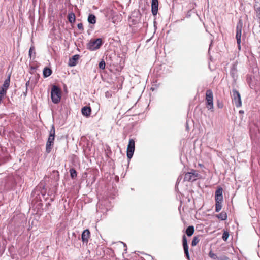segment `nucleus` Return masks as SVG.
<instances>
[{
	"label": "nucleus",
	"mask_w": 260,
	"mask_h": 260,
	"mask_svg": "<svg viewBox=\"0 0 260 260\" xmlns=\"http://www.w3.org/2000/svg\"><path fill=\"white\" fill-rule=\"evenodd\" d=\"M34 51V47H30V49H29V55L30 56V57H31V55H32V52Z\"/></svg>",
	"instance_id": "obj_28"
},
{
	"label": "nucleus",
	"mask_w": 260,
	"mask_h": 260,
	"mask_svg": "<svg viewBox=\"0 0 260 260\" xmlns=\"http://www.w3.org/2000/svg\"><path fill=\"white\" fill-rule=\"evenodd\" d=\"M78 28L80 30H83V26L82 23H79L77 25Z\"/></svg>",
	"instance_id": "obj_29"
},
{
	"label": "nucleus",
	"mask_w": 260,
	"mask_h": 260,
	"mask_svg": "<svg viewBox=\"0 0 260 260\" xmlns=\"http://www.w3.org/2000/svg\"><path fill=\"white\" fill-rule=\"evenodd\" d=\"M218 107L219 108H222L223 106H222V104H221V105H220L219 103H218Z\"/></svg>",
	"instance_id": "obj_30"
},
{
	"label": "nucleus",
	"mask_w": 260,
	"mask_h": 260,
	"mask_svg": "<svg viewBox=\"0 0 260 260\" xmlns=\"http://www.w3.org/2000/svg\"><path fill=\"white\" fill-rule=\"evenodd\" d=\"M52 73V71L48 68H45L43 70V76L44 77H47L49 76Z\"/></svg>",
	"instance_id": "obj_15"
},
{
	"label": "nucleus",
	"mask_w": 260,
	"mask_h": 260,
	"mask_svg": "<svg viewBox=\"0 0 260 260\" xmlns=\"http://www.w3.org/2000/svg\"><path fill=\"white\" fill-rule=\"evenodd\" d=\"M222 195V189L221 188H218L215 192V196Z\"/></svg>",
	"instance_id": "obj_24"
},
{
	"label": "nucleus",
	"mask_w": 260,
	"mask_h": 260,
	"mask_svg": "<svg viewBox=\"0 0 260 260\" xmlns=\"http://www.w3.org/2000/svg\"><path fill=\"white\" fill-rule=\"evenodd\" d=\"M229 233L227 232H224L222 235V239L223 240L226 241L229 237Z\"/></svg>",
	"instance_id": "obj_26"
},
{
	"label": "nucleus",
	"mask_w": 260,
	"mask_h": 260,
	"mask_svg": "<svg viewBox=\"0 0 260 260\" xmlns=\"http://www.w3.org/2000/svg\"><path fill=\"white\" fill-rule=\"evenodd\" d=\"M158 0H152L151 9L152 13L154 15H156L158 11Z\"/></svg>",
	"instance_id": "obj_9"
},
{
	"label": "nucleus",
	"mask_w": 260,
	"mask_h": 260,
	"mask_svg": "<svg viewBox=\"0 0 260 260\" xmlns=\"http://www.w3.org/2000/svg\"><path fill=\"white\" fill-rule=\"evenodd\" d=\"M82 113L84 116H89L91 113V108L89 107H84L82 109Z\"/></svg>",
	"instance_id": "obj_13"
},
{
	"label": "nucleus",
	"mask_w": 260,
	"mask_h": 260,
	"mask_svg": "<svg viewBox=\"0 0 260 260\" xmlns=\"http://www.w3.org/2000/svg\"><path fill=\"white\" fill-rule=\"evenodd\" d=\"M55 138V129L53 126L50 132V135L46 143V151L49 153L50 152Z\"/></svg>",
	"instance_id": "obj_2"
},
{
	"label": "nucleus",
	"mask_w": 260,
	"mask_h": 260,
	"mask_svg": "<svg viewBox=\"0 0 260 260\" xmlns=\"http://www.w3.org/2000/svg\"><path fill=\"white\" fill-rule=\"evenodd\" d=\"M194 231V227L193 226H189L187 228L186 233L188 236H191L193 234Z\"/></svg>",
	"instance_id": "obj_14"
},
{
	"label": "nucleus",
	"mask_w": 260,
	"mask_h": 260,
	"mask_svg": "<svg viewBox=\"0 0 260 260\" xmlns=\"http://www.w3.org/2000/svg\"><path fill=\"white\" fill-rule=\"evenodd\" d=\"M9 84H10V76L8 78V79L5 80L4 83L3 84V88H4L5 89H6V90H7L9 86Z\"/></svg>",
	"instance_id": "obj_19"
},
{
	"label": "nucleus",
	"mask_w": 260,
	"mask_h": 260,
	"mask_svg": "<svg viewBox=\"0 0 260 260\" xmlns=\"http://www.w3.org/2000/svg\"><path fill=\"white\" fill-rule=\"evenodd\" d=\"M233 97L234 99L235 103L237 107H240L242 105L241 100L240 93L236 90H234L233 91Z\"/></svg>",
	"instance_id": "obj_8"
},
{
	"label": "nucleus",
	"mask_w": 260,
	"mask_h": 260,
	"mask_svg": "<svg viewBox=\"0 0 260 260\" xmlns=\"http://www.w3.org/2000/svg\"><path fill=\"white\" fill-rule=\"evenodd\" d=\"M102 44V40L100 38L91 40L88 44V48L90 50L99 49Z\"/></svg>",
	"instance_id": "obj_5"
},
{
	"label": "nucleus",
	"mask_w": 260,
	"mask_h": 260,
	"mask_svg": "<svg viewBox=\"0 0 260 260\" xmlns=\"http://www.w3.org/2000/svg\"><path fill=\"white\" fill-rule=\"evenodd\" d=\"M90 236V232L88 230H84L82 234V240L83 242H87Z\"/></svg>",
	"instance_id": "obj_11"
},
{
	"label": "nucleus",
	"mask_w": 260,
	"mask_h": 260,
	"mask_svg": "<svg viewBox=\"0 0 260 260\" xmlns=\"http://www.w3.org/2000/svg\"><path fill=\"white\" fill-rule=\"evenodd\" d=\"M69 21L71 23H73L75 21V16L73 13H70L68 15Z\"/></svg>",
	"instance_id": "obj_17"
},
{
	"label": "nucleus",
	"mask_w": 260,
	"mask_h": 260,
	"mask_svg": "<svg viewBox=\"0 0 260 260\" xmlns=\"http://www.w3.org/2000/svg\"><path fill=\"white\" fill-rule=\"evenodd\" d=\"M243 27V23L241 20H240L237 24L236 27V40L238 44L239 45V47H240V44L241 42V37L242 35V29Z\"/></svg>",
	"instance_id": "obj_6"
},
{
	"label": "nucleus",
	"mask_w": 260,
	"mask_h": 260,
	"mask_svg": "<svg viewBox=\"0 0 260 260\" xmlns=\"http://www.w3.org/2000/svg\"><path fill=\"white\" fill-rule=\"evenodd\" d=\"M209 255L211 258H212L213 259H215L217 258V255L215 253H213L212 251H210L209 252Z\"/></svg>",
	"instance_id": "obj_27"
},
{
	"label": "nucleus",
	"mask_w": 260,
	"mask_h": 260,
	"mask_svg": "<svg viewBox=\"0 0 260 260\" xmlns=\"http://www.w3.org/2000/svg\"><path fill=\"white\" fill-rule=\"evenodd\" d=\"M183 246L184 252L186 255L187 259H189V255L188 253V247L187 245V239L185 235L183 236Z\"/></svg>",
	"instance_id": "obj_10"
},
{
	"label": "nucleus",
	"mask_w": 260,
	"mask_h": 260,
	"mask_svg": "<svg viewBox=\"0 0 260 260\" xmlns=\"http://www.w3.org/2000/svg\"><path fill=\"white\" fill-rule=\"evenodd\" d=\"M79 56L78 55H74L71 59H70L69 65L71 67L75 66L77 64V61L79 59Z\"/></svg>",
	"instance_id": "obj_12"
},
{
	"label": "nucleus",
	"mask_w": 260,
	"mask_h": 260,
	"mask_svg": "<svg viewBox=\"0 0 260 260\" xmlns=\"http://www.w3.org/2000/svg\"><path fill=\"white\" fill-rule=\"evenodd\" d=\"M71 177L74 178L77 176V172L74 169H71L70 170Z\"/></svg>",
	"instance_id": "obj_20"
},
{
	"label": "nucleus",
	"mask_w": 260,
	"mask_h": 260,
	"mask_svg": "<svg viewBox=\"0 0 260 260\" xmlns=\"http://www.w3.org/2000/svg\"><path fill=\"white\" fill-rule=\"evenodd\" d=\"M199 240L197 237H194L193 239V240L191 243V245L192 246H196L197 243L199 242Z\"/></svg>",
	"instance_id": "obj_22"
},
{
	"label": "nucleus",
	"mask_w": 260,
	"mask_h": 260,
	"mask_svg": "<svg viewBox=\"0 0 260 260\" xmlns=\"http://www.w3.org/2000/svg\"><path fill=\"white\" fill-rule=\"evenodd\" d=\"M217 216L218 218L222 220H225L227 218L226 213L223 212L219 214Z\"/></svg>",
	"instance_id": "obj_18"
},
{
	"label": "nucleus",
	"mask_w": 260,
	"mask_h": 260,
	"mask_svg": "<svg viewBox=\"0 0 260 260\" xmlns=\"http://www.w3.org/2000/svg\"><path fill=\"white\" fill-rule=\"evenodd\" d=\"M215 200H216V202H217V203L222 202V201L223 200L222 195L215 196Z\"/></svg>",
	"instance_id": "obj_23"
},
{
	"label": "nucleus",
	"mask_w": 260,
	"mask_h": 260,
	"mask_svg": "<svg viewBox=\"0 0 260 260\" xmlns=\"http://www.w3.org/2000/svg\"><path fill=\"white\" fill-rule=\"evenodd\" d=\"M199 178V175L196 171H192L185 174L184 180L185 181H194Z\"/></svg>",
	"instance_id": "obj_4"
},
{
	"label": "nucleus",
	"mask_w": 260,
	"mask_h": 260,
	"mask_svg": "<svg viewBox=\"0 0 260 260\" xmlns=\"http://www.w3.org/2000/svg\"><path fill=\"white\" fill-rule=\"evenodd\" d=\"M88 21L91 24H95L96 23V17L93 14L89 15L88 18Z\"/></svg>",
	"instance_id": "obj_16"
},
{
	"label": "nucleus",
	"mask_w": 260,
	"mask_h": 260,
	"mask_svg": "<svg viewBox=\"0 0 260 260\" xmlns=\"http://www.w3.org/2000/svg\"><path fill=\"white\" fill-rule=\"evenodd\" d=\"M99 68L101 69H104L105 68V62L104 60H102L99 63Z\"/></svg>",
	"instance_id": "obj_25"
},
{
	"label": "nucleus",
	"mask_w": 260,
	"mask_h": 260,
	"mask_svg": "<svg viewBox=\"0 0 260 260\" xmlns=\"http://www.w3.org/2000/svg\"><path fill=\"white\" fill-rule=\"evenodd\" d=\"M135 150V141L133 139H130L127 148V156L128 158L133 156Z\"/></svg>",
	"instance_id": "obj_7"
},
{
	"label": "nucleus",
	"mask_w": 260,
	"mask_h": 260,
	"mask_svg": "<svg viewBox=\"0 0 260 260\" xmlns=\"http://www.w3.org/2000/svg\"><path fill=\"white\" fill-rule=\"evenodd\" d=\"M51 96L52 102L54 103L57 104L60 101L61 91L60 89L55 85H53L52 87Z\"/></svg>",
	"instance_id": "obj_1"
},
{
	"label": "nucleus",
	"mask_w": 260,
	"mask_h": 260,
	"mask_svg": "<svg viewBox=\"0 0 260 260\" xmlns=\"http://www.w3.org/2000/svg\"><path fill=\"white\" fill-rule=\"evenodd\" d=\"M221 202H216L215 210L217 212H218L221 209Z\"/></svg>",
	"instance_id": "obj_21"
},
{
	"label": "nucleus",
	"mask_w": 260,
	"mask_h": 260,
	"mask_svg": "<svg viewBox=\"0 0 260 260\" xmlns=\"http://www.w3.org/2000/svg\"><path fill=\"white\" fill-rule=\"evenodd\" d=\"M213 93L211 90H208L206 93V100L207 101V108L209 110H212L213 109Z\"/></svg>",
	"instance_id": "obj_3"
}]
</instances>
